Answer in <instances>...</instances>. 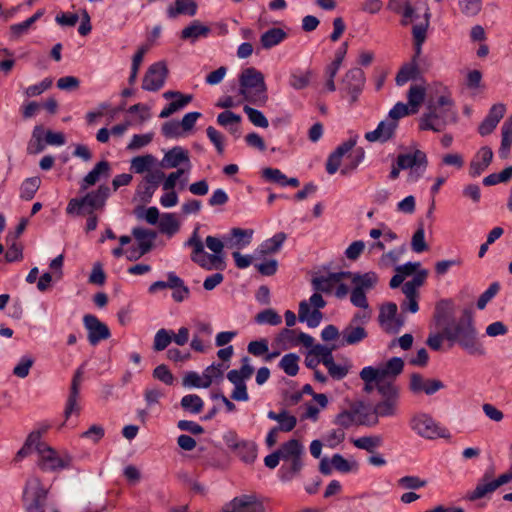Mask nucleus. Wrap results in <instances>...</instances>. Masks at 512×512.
Listing matches in <instances>:
<instances>
[{"mask_svg":"<svg viewBox=\"0 0 512 512\" xmlns=\"http://www.w3.org/2000/svg\"><path fill=\"white\" fill-rule=\"evenodd\" d=\"M444 337L451 345L457 344L471 355H483L485 353L478 339L474 314L470 308L463 309L458 320H453L445 325Z\"/></svg>","mask_w":512,"mask_h":512,"instance_id":"nucleus-1","label":"nucleus"},{"mask_svg":"<svg viewBox=\"0 0 512 512\" xmlns=\"http://www.w3.org/2000/svg\"><path fill=\"white\" fill-rule=\"evenodd\" d=\"M404 362L400 357H392L381 368L367 366L360 372L364 381V391L370 393L376 388L378 393L381 389H389L392 394L396 393L397 402L400 403V387L395 383V378L402 373Z\"/></svg>","mask_w":512,"mask_h":512,"instance_id":"nucleus-2","label":"nucleus"},{"mask_svg":"<svg viewBox=\"0 0 512 512\" xmlns=\"http://www.w3.org/2000/svg\"><path fill=\"white\" fill-rule=\"evenodd\" d=\"M205 244L213 252L212 254L204 250V244L199 237L198 228H196L184 246L192 248L191 260L201 268L207 271L224 270L226 267L223 255L224 243L215 236H207Z\"/></svg>","mask_w":512,"mask_h":512,"instance_id":"nucleus-3","label":"nucleus"},{"mask_svg":"<svg viewBox=\"0 0 512 512\" xmlns=\"http://www.w3.org/2000/svg\"><path fill=\"white\" fill-rule=\"evenodd\" d=\"M380 400L374 407L365 405L363 402L354 403V425L374 426L378 419L396 417L399 414V403L396 393L392 394L389 389H381Z\"/></svg>","mask_w":512,"mask_h":512,"instance_id":"nucleus-4","label":"nucleus"},{"mask_svg":"<svg viewBox=\"0 0 512 512\" xmlns=\"http://www.w3.org/2000/svg\"><path fill=\"white\" fill-rule=\"evenodd\" d=\"M22 505L25 512H60L59 504L50 495L49 487L35 476L29 477L25 482Z\"/></svg>","mask_w":512,"mask_h":512,"instance_id":"nucleus-5","label":"nucleus"},{"mask_svg":"<svg viewBox=\"0 0 512 512\" xmlns=\"http://www.w3.org/2000/svg\"><path fill=\"white\" fill-rule=\"evenodd\" d=\"M430 17V10L428 6L424 4L423 19L419 23H415L412 27L414 55L411 62L403 65L398 71L395 77V82L398 86H402L409 80L414 79L418 73L417 59L422 53V45L427 38V30L430 23Z\"/></svg>","mask_w":512,"mask_h":512,"instance_id":"nucleus-6","label":"nucleus"},{"mask_svg":"<svg viewBox=\"0 0 512 512\" xmlns=\"http://www.w3.org/2000/svg\"><path fill=\"white\" fill-rule=\"evenodd\" d=\"M379 282V276L374 271L365 273L354 272V306L362 309L360 313L354 314V320L362 323L367 322L372 315L366 294L373 290Z\"/></svg>","mask_w":512,"mask_h":512,"instance_id":"nucleus-7","label":"nucleus"},{"mask_svg":"<svg viewBox=\"0 0 512 512\" xmlns=\"http://www.w3.org/2000/svg\"><path fill=\"white\" fill-rule=\"evenodd\" d=\"M239 94L252 104L266 102L267 86L264 75L254 67L244 69L239 75Z\"/></svg>","mask_w":512,"mask_h":512,"instance_id":"nucleus-8","label":"nucleus"},{"mask_svg":"<svg viewBox=\"0 0 512 512\" xmlns=\"http://www.w3.org/2000/svg\"><path fill=\"white\" fill-rule=\"evenodd\" d=\"M453 100L447 95L438 97L436 103L428 105V112L419 119V129L422 131L432 130L441 132L446 126L444 114L453 106Z\"/></svg>","mask_w":512,"mask_h":512,"instance_id":"nucleus-9","label":"nucleus"},{"mask_svg":"<svg viewBox=\"0 0 512 512\" xmlns=\"http://www.w3.org/2000/svg\"><path fill=\"white\" fill-rule=\"evenodd\" d=\"M110 195V188L103 184L96 190L88 192L81 198H72L66 207V213L69 215L81 216L85 214V208L88 210L102 209L105 206L106 200Z\"/></svg>","mask_w":512,"mask_h":512,"instance_id":"nucleus-10","label":"nucleus"},{"mask_svg":"<svg viewBox=\"0 0 512 512\" xmlns=\"http://www.w3.org/2000/svg\"><path fill=\"white\" fill-rule=\"evenodd\" d=\"M411 429L419 436L427 439L449 438L450 432L442 427L429 414L418 413L410 419Z\"/></svg>","mask_w":512,"mask_h":512,"instance_id":"nucleus-11","label":"nucleus"},{"mask_svg":"<svg viewBox=\"0 0 512 512\" xmlns=\"http://www.w3.org/2000/svg\"><path fill=\"white\" fill-rule=\"evenodd\" d=\"M397 164L403 170L410 169L408 180L417 181L425 172L428 160L425 152L416 149L413 153L399 154Z\"/></svg>","mask_w":512,"mask_h":512,"instance_id":"nucleus-12","label":"nucleus"},{"mask_svg":"<svg viewBox=\"0 0 512 512\" xmlns=\"http://www.w3.org/2000/svg\"><path fill=\"white\" fill-rule=\"evenodd\" d=\"M38 455V466L43 471H57L68 468L71 464V457H60L55 449L44 442L38 446Z\"/></svg>","mask_w":512,"mask_h":512,"instance_id":"nucleus-13","label":"nucleus"},{"mask_svg":"<svg viewBox=\"0 0 512 512\" xmlns=\"http://www.w3.org/2000/svg\"><path fill=\"white\" fill-rule=\"evenodd\" d=\"M398 307L394 302H388L380 307L378 321L384 332L397 334L405 323L402 315H397Z\"/></svg>","mask_w":512,"mask_h":512,"instance_id":"nucleus-14","label":"nucleus"},{"mask_svg":"<svg viewBox=\"0 0 512 512\" xmlns=\"http://www.w3.org/2000/svg\"><path fill=\"white\" fill-rule=\"evenodd\" d=\"M83 374L84 367L81 365L79 368H77L72 377L69 394L64 409V417L66 420L69 419L72 415H80L81 405L79 403V399Z\"/></svg>","mask_w":512,"mask_h":512,"instance_id":"nucleus-15","label":"nucleus"},{"mask_svg":"<svg viewBox=\"0 0 512 512\" xmlns=\"http://www.w3.org/2000/svg\"><path fill=\"white\" fill-rule=\"evenodd\" d=\"M167 76L168 68L165 62L153 63L143 77L142 89L151 92L160 90L164 86Z\"/></svg>","mask_w":512,"mask_h":512,"instance_id":"nucleus-16","label":"nucleus"},{"mask_svg":"<svg viewBox=\"0 0 512 512\" xmlns=\"http://www.w3.org/2000/svg\"><path fill=\"white\" fill-rule=\"evenodd\" d=\"M83 324L88 332V341L93 346L111 336L109 327L101 322L95 315H84Z\"/></svg>","mask_w":512,"mask_h":512,"instance_id":"nucleus-17","label":"nucleus"},{"mask_svg":"<svg viewBox=\"0 0 512 512\" xmlns=\"http://www.w3.org/2000/svg\"><path fill=\"white\" fill-rule=\"evenodd\" d=\"M445 388V384L439 379L424 378L420 373H412L409 380V390L413 394L424 393L428 396Z\"/></svg>","mask_w":512,"mask_h":512,"instance_id":"nucleus-18","label":"nucleus"},{"mask_svg":"<svg viewBox=\"0 0 512 512\" xmlns=\"http://www.w3.org/2000/svg\"><path fill=\"white\" fill-rule=\"evenodd\" d=\"M165 174L161 170L148 172L143 181L138 185L136 194L143 203H149L153 194L157 190L160 182L164 179Z\"/></svg>","mask_w":512,"mask_h":512,"instance_id":"nucleus-19","label":"nucleus"},{"mask_svg":"<svg viewBox=\"0 0 512 512\" xmlns=\"http://www.w3.org/2000/svg\"><path fill=\"white\" fill-rule=\"evenodd\" d=\"M224 512H265L264 505L254 495H241L227 503Z\"/></svg>","mask_w":512,"mask_h":512,"instance_id":"nucleus-20","label":"nucleus"},{"mask_svg":"<svg viewBox=\"0 0 512 512\" xmlns=\"http://www.w3.org/2000/svg\"><path fill=\"white\" fill-rule=\"evenodd\" d=\"M397 127V122L389 121L388 119L383 120L378 124L375 130L367 132L365 138L369 142L378 141L385 143L394 137Z\"/></svg>","mask_w":512,"mask_h":512,"instance_id":"nucleus-21","label":"nucleus"},{"mask_svg":"<svg viewBox=\"0 0 512 512\" xmlns=\"http://www.w3.org/2000/svg\"><path fill=\"white\" fill-rule=\"evenodd\" d=\"M351 275L352 273L349 271L329 273L327 276L315 277L312 280V285L315 291L329 293L344 277Z\"/></svg>","mask_w":512,"mask_h":512,"instance_id":"nucleus-22","label":"nucleus"},{"mask_svg":"<svg viewBox=\"0 0 512 512\" xmlns=\"http://www.w3.org/2000/svg\"><path fill=\"white\" fill-rule=\"evenodd\" d=\"M388 9L403 16L401 24L404 26L411 21H418L417 23H419L423 19V17L420 19V16L416 13V8L407 0H389Z\"/></svg>","mask_w":512,"mask_h":512,"instance_id":"nucleus-23","label":"nucleus"},{"mask_svg":"<svg viewBox=\"0 0 512 512\" xmlns=\"http://www.w3.org/2000/svg\"><path fill=\"white\" fill-rule=\"evenodd\" d=\"M349 42L344 41L335 52V58L330 65L326 68V88L329 91H335L334 77L336 76L342 62L347 54Z\"/></svg>","mask_w":512,"mask_h":512,"instance_id":"nucleus-24","label":"nucleus"},{"mask_svg":"<svg viewBox=\"0 0 512 512\" xmlns=\"http://www.w3.org/2000/svg\"><path fill=\"white\" fill-rule=\"evenodd\" d=\"M493 159V151L488 146L481 147L470 163V175L472 177L479 176L484 172Z\"/></svg>","mask_w":512,"mask_h":512,"instance_id":"nucleus-25","label":"nucleus"},{"mask_svg":"<svg viewBox=\"0 0 512 512\" xmlns=\"http://www.w3.org/2000/svg\"><path fill=\"white\" fill-rule=\"evenodd\" d=\"M352 150V138L347 139L339 145L329 156L326 161V171L328 174H335L342 163V158Z\"/></svg>","mask_w":512,"mask_h":512,"instance_id":"nucleus-26","label":"nucleus"},{"mask_svg":"<svg viewBox=\"0 0 512 512\" xmlns=\"http://www.w3.org/2000/svg\"><path fill=\"white\" fill-rule=\"evenodd\" d=\"M286 239L287 235L284 232L276 233L273 237L266 239L259 245L254 252V257L261 258L265 255L277 253Z\"/></svg>","mask_w":512,"mask_h":512,"instance_id":"nucleus-27","label":"nucleus"},{"mask_svg":"<svg viewBox=\"0 0 512 512\" xmlns=\"http://www.w3.org/2000/svg\"><path fill=\"white\" fill-rule=\"evenodd\" d=\"M496 486L492 480V474L489 472H485L474 490L469 491L465 499L469 501H476L485 497L487 494L492 493L496 490Z\"/></svg>","mask_w":512,"mask_h":512,"instance_id":"nucleus-28","label":"nucleus"},{"mask_svg":"<svg viewBox=\"0 0 512 512\" xmlns=\"http://www.w3.org/2000/svg\"><path fill=\"white\" fill-rule=\"evenodd\" d=\"M278 452L280 453L281 460L288 462L290 460L302 459L305 450L298 439H290L281 444Z\"/></svg>","mask_w":512,"mask_h":512,"instance_id":"nucleus-29","label":"nucleus"},{"mask_svg":"<svg viewBox=\"0 0 512 512\" xmlns=\"http://www.w3.org/2000/svg\"><path fill=\"white\" fill-rule=\"evenodd\" d=\"M188 151L181 146H175L167 151L161 161L163 168H176L182 163L189 164Z\"/></svg>","mask_w":512,"mask_h":512,"instance_id":"nucleus-30","label":"nucleus"},{"mask_svg":"<svg viewBox=\"0 0 512 512\" xmlns=\"http://www.w3.org/2000/svg\"><path fill=\"white\" fill-rule=\"evenodd\" d=\"M210 33L209 26L202 24L199 20H193L181 31L180 38L195 43L199 38H207Z\"/></svg>","mask_w":512,"mask_h":512,"instance_id":"nucleus-31","label":"nucleus"},{"mask_svg":"<svg viewBox=\"0 0 512 512\" xmlns=\"http://www.w3.org/2000/svg\"><path fill=\"white\" fill-rule=\"evenodd\" d=\"M197 3L194 0H175L174 4L167 7V17L175 19L179 15L194 16L197 13Z\"/></svg>","mask_w":512,"mask_h":512,"instance_id":"nucleus-32","label":"nucleus"},{"mask_svg":"<svg viewBox=\"0 0 512 512\" xmlns=\"http://www.w3.org/2000/svg\"><path fill=\"white\" fill-rule=\"evenodd\" d=\"M110 163L106 160L98 162L94 168L83 178L81 190H86L89 186L94 185L101 177H108L110 173Z\"/></svg>","mask_w":512,"mask_h":512,"instance_id":"nucleus-33","label":"nucleus"},{"mask_svg":"<svg viewBox=\"0 0 512 512\" xmlns=\"http://www.w3.org/2000/svg\"><path fill=\"white\" fill-rule=\"evenodd\" d=\"M252 229L232 228L230 236L226 238V245L230 248H243L251 243Z\"/></svg>","mask_w":512,"mask_h":512,"instance_id":"nucleus-34","label":"nucleus"},{"mask_svg":"<svg viewBox=\"0 0 512 512\" xmlns=\"http://www.w3.org/2000/svg\"><path fill=\"white\" fill-rule=\"evenodd\" d=\"M132 235L137 240V247L142 250L140 254H147L152 250L153 242L157 236L156 232L141 227L133 228Z\"/></svg>","mask_w":512,"mask_h":512,"instance_id":"nucleus-35","label":"nucleus"},{"mask_svg":"<svg viewBox=\"0 0 512 512\" xmlns=\"http://www.w3.org/2000/svg\"><path fill=\"white\" fill-rule=\"evenodd\" d=\"M322 317L323 314L321 311L317 309L313 311L310 310V306L306 300L300 302L298 311V319L300 322H306L308 327L315 328L320 324Z\"/></svg>","mask_w":512,"mask_h":512,"instance_id":"nucleus-36","label":"nucleus"},{"mask_svg":"<svg viewBox=\"0 0 512 512\" xmlns=\"http://www.w3.org/2000/svg\"><path fill=\"white\" fill-rule=\"evenodd\" d=\"M267 417L270 420L279 422V425L276 427L279 431L282 432H290L297 425V418L294 415L289 414L288 411L285 409H283L279 413H276L271 410L267 413Z\"/></svg>","mask_w":512,"mask_h":512,"instance_id":"nucleus-37","label":"nucleus"},{"mask_svg":"<svg viewBox=\"0 0 512 512\" xmlns=\"http://www.w3.org/2000/svg\"><path fill=\"white\" fill-rule=\"evenodd\" d=\"M512 146V115L503 123L501 128V145L498 150L499 157L506 159Z\"/></svg>","mask_w":512,"mask_h":512,"instance_id":"nucleus-38","label":"nucleus"},{"mask_svg":"<svg viewBox=\"0 0 512 512\" xmlns=\"http://www.w3.org/2000/svg\"><path fill=\"white\" fill-rule=\"evenodd\" d=\"M454 303L451 299H442L436 303L434 319L438 325L448 324V320L453 317Z\"/></svg>","mask_w":512,"mask_h":512,"instance_id":"nucleus-39","label":"nucleus"},{"mask_svg":"<svg viewBox=\"0 0 512 512\" xmlns=\"http://www.w3.org/2000/svg\"><path fill=\"white\" fill-rule=\"evenodd\" d=\"M303 466L304 463L302 459L284 462L278 471V476L282 482H289L299 475Z\"/></svg>","mask_w":512,"mask_h":512,"instance_id":"nucleus-40","label":"nucleus"},{"mask_svg":"<svg viewBox=\"0 0 512 512\" xmlns=\"http://www.w3.org/2000/svg\"><path fill=\"white\" fill-rule=\"evenodd\" d=\"M287 37V33L281 28H271L261 35L260 42L264 49H271L280 44Z\"/></svg>","mask_w":512,"mask_h":512,"instance_id":"nucleus-41","label":"nucleus"},{"mask_svg":"<svg viewBox=\"0 0 512 512\" xmlns=\"http://www.w3.org/2000/svg\"><path fill=\"white\" fill-rule=\"evenodd\" d=\"M234 452L243 462L251 464L257 457V445L253 441L241 440L240 446Z\"/></svg>","mask_w":512,"mask_h":512,"instance_id":"nucleus-42","label":"nucleus"},{"mask_svg":"<svg viewBox=\"0 0 512 512\" xmlns=\"http://www.w3.org/2000/svg\"><path fill=\"white\" fill-rule=\"evenodd\" d=\"M383 439L379 435L363 436L354 439V447L367 451L370 454L376 452V450L382 446Z\"/></svg>","mask_w":512,"mask_h":512,"instance_id":"nucleus-43","label":"nucleus"},{"mask_svg":"<svg viewBox=\"0 0 512 512\" xmlns=\"http://www.w3.org/2000/svg\"><path fill=\"white\" fill-rule=\"evenodd\" d=\"M43 135V127L41 125L35 126L32 132V137L27 145L28 154L36 155L44 150L46 143H44Z\"/></svg>","mask_w":512,"mask_h":512,"instance_id":"nucleus-44","label":"nucleus"},{"mask_svg":"<svg viewBox=\"0 0 512 512\" xmlns=\"http://www.w3.org/2000/svg\"><path fill=\"white\" fill-rule=\"evenodd\" d=\"M41 444V432L40 431H32L24 445L16 454V460H21L24 457L28 456L32 452V448L35 447V450L38 452V446Z\"/></svg>","mask_w":512,"mask_h":512,"instance_id":"nucleus-45","label":"nucleus"},{"mask_svg":"<svg viewBox=\"0 0 512 512\" xmlns=\"http://www.w3.org/2000/svg\"><path fill=\"white\" fill-rule=\"evenodd\" d=\"M41 184L39 177H30L25 179L20 187V198L25 201H30L34 198Z\"/></svg>","mask_w":512,"mask_h":512,"instance_id":"nucleus-46","label":"nucleus"},{"mask_svg":"<svg viewBox=\"0 0 512 512\" xmlns=\"http://www.w3.org/2000/svg\"><path fill=\"white\" fill-rule=\"evenodd\" d=\"M336 348V345L328 347L326 345L316 344L313 346V348H311L310 354L317 356L320 360V363H322L327 368L334 362L332 352Z\"/></svg>","mask_w":512,"mask_h":512,"instance_id":"nucleus-47","label":"nucleus"},{"mask_svg":"<svg viewBox=\"0 0 512 512\" xmlns=\"http://www.w3.org/2000/svg\"><path fill=\"white\" fill-rule=\"evenodd\" d=\"M300 357L295 353L285 354L279 362V367L288 375L296 376L299 371Z\"/></svg>","mask_w":512,"mask_h":512,"instance_id":"nucleus-48","label":"nucleus"},{"mask_svg":"<svg viewBox=\"0 0 512 512\" xmlns=\"http://www.w3.org/2000/svg\"><path fill=\"white\" fill-rule=\"evenodd\" d=\"M159 230L167 235H174L179 230V222L173 213H165L159 221Z\"/></svg>","mask_w":512,"mask_h":512,"instance_id":"nucleus-49","label":"nucleus"},{"mask_svg":"<svg viewBox=\"0 0 512 512\" xmlns=\"http://www.w3.org/2000/svg\"><path fill=\"white\" fill-rule=\"evenodd\" d=\"M204 402L196 394H188L182 397L181 407L192 414H198L203 409Z\"/></svg>","mask_w":512,"mask_h":512,"instance_id":"nucleus-50","label":"nucleus"},{"mask_svg":"<svg viewBox=\"0 0 512 512\" xmlns=\"http://www.w3.org/2000/svg\"><path fill=\"white\" fill-rule=\"evenodd\" d=\"M172 335H174L173 330H167L164 328L159 329L154 336L153 350H165L172 342Z\"/></svg>","mask_w":512,"mask_h":512,"instance_id":"nucleus-51","label":"nucleus"},{"mask_svg":"<svg viewBox=\"0 0 512 512\" xmlns=\"http://www.w3.org/2000/svg\"><path fill=\"white\" fill-rule=\"evenodd\" d=\"M408 104L414 109L412 112H416L417 108L424 101L425 89L419 85H412L407 94Z\"/></svg>","mask_w":512,"mask_h":512,"instance_id":"nucleus-52","label":"nucleus"},{"mask_svg":"<svg viewBox=\"0 0 512 512\" xmlns=\"http://www.w3.org/2000/svg\"><path fill=\"white\" fill-rule=\"evenodd\" d=\"M244 112L248 116L249 121L260 128H267L269 126V122L265 115L258 109L252 108L248 105H245L243 108Z\"/></svg>","mask_w":512,"mask_h":512,"instance_id":"nucleus-53","label":"nucleus"},{"mask_svg":"<svg viewBox=\"0 0 512 512\" xmlns=\"http://www.w3.org/2000/svg\"><path fill=\"white\" fill-rule=\"evenodd\" d=\"M257 324H269L272 326L279 325L282 320L280 315L273 309H265L255 316Z\"/></svg>","mask_w":512,"mask_h":512,"instance_id":"nucleus-54","label":"nucleus"},{"mask_svg":"<svg viewBox=\"0 0 512 512\" xmlns=\"http://www.w3.org/2000/svg\"><path fill=\"white\" fill-rule=\"evenodd\" d=\"M459 8L463 15L474 17L482 9V0H459Z\"/></svg>","mask_w":512,"mask_h":512,"instance_id":"nucleus-55","label":"nucleus"},{"mask_svg":"<svg viewBox=\"0 0 512 512\" xmlns=\"http://www.w3.org/2000/svg\"><path fill=\"white\" fill-rule=\"evenodd\" d=\"M7 245L5 260L9 263L21 261L23 259V245L16 240H11Z\"/></svg>","mask_w":512,"mask_h":512,"instance_id":"nucleus-56","label":"nucleus"},{"mask_svg":"<svg viewBox=\"0 0 512 512\" xmlns=\"http://www.w3.org/2000/svg\"><path fill=\"white\" fill-rule=\"evenodd\" d=\"M174 279L177 281V283L171 286V289L173 290L172 298L175 302H182L188 298L190 290L188 286L184 284V281L176 274L174 275Z\"/></svg>","mask_w":512,"mask_h":512,"instance_id":"nucleus-57","label":"nucleus"},{"mask_svg":"<svg viewBox=\"0 0 512 512\" xmlns=\"http://www.w3.org/2000/svg\"><path fill=\"white\" fill-rule=\"evenodd\" d=\"M262 177L268 182L285 187V180L287 176L280 169L265 168L262 170Z\"/></svg>","mask_w":512,"mask_h":512,"instance_id":"nucleus-58","label":"nucleus"},{"mask_svg":"<svg viewBox=\"0 0 512 512\" xmlns=\"http://www.w3.org/2000/svg\"><path fill=\"white\" fill-rule=\"evenodd\" d=\"M499 290L500 284L498 282L491 283L489 287L479 296L477 300V308L479 310H483L487 303L496 296Z\"/></svg>","mask_w":512,"mask_h":512,"instance_id":"nucleus-59","label":"nucleus"},{"mask_svg":"<svg viewBox=\"0 0 512 512\" xmlns=\"http://www.w3.org/2000/svg\"><path fill=\"white\" fill-rule=\"evenodd\" d=\"M398 485L403 489L417 490L427 485V481L418 476H404L398 480Z\"/></svg>","mask_w":512,"mask_h":512,"instance_id":"nucleus-60","label":"nucleus"},{"mask_svg":"<svg viewBox=\"0 0 512 512\" xmlns=\"http://www.w3.org/2000/svg\"><path fill=\"white\" fill-rule=\"evenodd\" d=\"M297 332L294 329L284 328L277 336V342L288 347L298 346Z\"/></svg>","mask_w":512,"mask_h":512,"instance_id":"nucleus-61","label":"nucleus"},{"mask_svg":"<svg viewBox=\"0 0 512 512\" xmlns=\"http://www.w3.org/2000/svg\"><path fill=\"white\" fill-rule=\"evenodd\" d=\"M153 162L154 157L152 155L137 156L132 159L131 168L135 173L141 174L147 171Z\"/></svg>","mask_w":512,"mask_h":512,"instance_id":"nucleus-62","label":"nucleus"},{"mask_svg":"<svg viewBox=\"0 0 512 512\" xmlns=\"http://www.w3.org/2000/svg\"><path fill=\"white\" fill-rule=\"evenodd\" d=\"M411 247L416 253H421L428 249V245L425 242V231L423 226H420L413 234Z\"/></svg>","mask_w":512,"mask_h":512,"instance_id":"nucleus-63","label":"nucleus"},{"mask_svg":"<svg viewBox=\"0 0 512 512\" xmlns=\"http://www.w3.org/2000/svg\"><path fill=\"white\" fill-rule=\"evenodd\" d=\"M345 438V432L342 428H337L331 430L329 433H327L324 438V444L329 446L330 448H335L337 445H339Z\"/></svg>","mask_w":512,"mask_h":512,"instance_id":"nucleus-64","label":"nucleus"}]
</instances>
